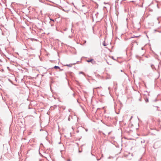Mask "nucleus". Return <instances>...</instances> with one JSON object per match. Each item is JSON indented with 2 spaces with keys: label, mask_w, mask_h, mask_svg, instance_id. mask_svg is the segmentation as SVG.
<instances>
[{
  "label": "nucleus",
  "mask_w": 161,
  "mask_h": 161,
  "mask_svg": "<svg viewBox=\"0 0 161 161\" xmlns=\"http://www.w3.org/2000/svg\"><path fill=\"white\" fill-rule=\"evenodd\" d=\"M54 68V69H60V68L58 66H55Z\"/></svg>",
  "instance_id": "nucleus-1"
},
{
  "label": "nucleus",
  "mask_w": 161,
  "mask_h": 161,
  "mask_svg": "<svg viewBox=\"0 0 161 161\" xmlns=\"http://www.w3.org/2000/svg\"><path fill=\"white\" fill-rule=\"evenodd\" d=\"M72 64H69L67 65H66L68 67H70L72 66Z\"/></svg>",
  "instance_id": "nucleus-2"
},
{
  "label": "nucleus",
  "mask_w": 161,
  "mask_h": 161,
  "mask_svg": "<svg viewBox=\"0 0 161 161\" xmlns=\"http://www.w3.org/2000/svg\"><path fill=\"white\" fill-rule=\"evenodd\" d=\"M93 60V59H92L89 60H88L87 62H91Z\"/></svg>",
  "instance_id": "nucleus-3"
},
{
  "label": "nucleus",
  "mask_w": 161,
  "mask_h": 161,
  "mask_svg": "<svg viewBox=\"0 0 161 161\" xmlns=\"http://www.w3.org/2000/svg\"><path fill=\"white\" fill-rule=\"evenodd\" d=\"M50 19V20H51V21H54V20L52 19Z\"/></svg>",
  "instance_id": "nucleus-4"
},
{
  "label": "nucleus",
  "mask_w": 161,
  "mask_h": 161,
  "mask_svg": "<svg viewBox=\"0 0 161 161\" xmlns=\"http://www.w3.org/2000/svg\"><path fill=\"white\" fill-rule=\"evenodd\" d=\"M80 73L81 74H83V72H80Z\"/></svg>",
  "instance_id": "nucleus-5"
}]
</instances>
